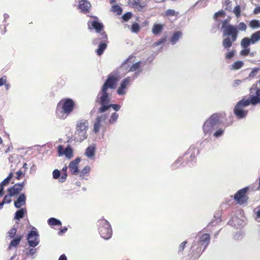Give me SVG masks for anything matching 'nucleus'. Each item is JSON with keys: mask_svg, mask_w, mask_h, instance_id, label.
I'll return each instance as SVG.
<instances>
[{"mask_svg": "<svg viewBox=\"0 0 260 260\" xmlns=\"http://www.w3.org/2000/svg\"><path fill=\"white\" fill-rule=\"evenodd\" d=\"M112 107L115 111H118L120 109V106L117 104H109L108 106H101L99 108V111L104 112L109 108Z\"/></svg>", "mask_w": 260, "mask_h": 260, "instance_id": "4be33fe9", "label": "nucleus"}, {"mask_svg": "<svg viewBox=\"0 0 260 260\" xmlns=\"http://www.w3.org/2000/svg\"><path fill=\"white\" fill-rule=\"evenodd\" d=\"M258 70V69H253L251 72L249 73V76L250 77H253L257 73Z\"/></svg>", "mask_w": 260, "mask_h": 260, "instance_id": "603ef678", "label": "nucleus"}, {"mask_svg": "<svg viewBox=\"0 0 260 260\" xmlns=\"http://www.w3.org/2000/svg\"><path fill=\"white\" fill-rule=\"evenodd\" d=\"M140 28V27L139 25L137 23H135L132 26L131 30L133 32L137 33L139 31Z\"/></svg>", "mask_w": 260, "mask_h": 260, "instance_id": "a19ab883", "label": "nucleus"}, {"mask_svg": "<svg viewBox=\"0 0 260 260\" xmlns=\"http://www.w3.org/2000/svg\"><path fill=\"white\" fill-rule=\"evenodd\" d=\"M24 184L23 183L16 184L12 187L8 189V192L10 196H15L22 190Z\"/></svg>", "mask_w": 260, "mask_h": 260, "instance_id": "ddd939ff", "label": "nucleus"}, {"mask_svg": "<svg viewBox=\"0 0 260 260\" xmlns=\"http://www.w3.org/2000/svg\"><path fill=\"white\" fill-rule=\"evenodd\" d=\"M118 117V114L115 112L112 113L111 117L109 119V122L111 124L115 123L117 120Z\"/></svg>", "mask_w": 260, "mask_h": 260, "instance_id": "4c0bfd02", "label": "nucleus"}, {"mask_svg": "<svg viewBox=\"0 0 260 260\" xmlns=\"http://www.w3.org/2000/svg\"><path fill=\"white\" fill-rule=\"evenodd\" d=\"M241 8L239 5H237L235 6L233 9V13L235 15L236 17L238 18L241 16Z\"/></svg>", "mask_w": 260, "mask_h": 260, "instance_id": "f704fd0d", "label": "nucleus"}, {"mask_svg": "<svg viewBox=\"0 0 260 260\" xmlns=\"http://www.w3.org/2000/svg\"><path fill=\"white\" fill-rule=\"evenodd\" d=\"M164 25L160 24H154L152 28V33L157 35L161 32L163 29Z\"/></svg>", "mask_w": 260, "mask_h": 260, "instance_id": "5701e85b", "label": "nucleus"}, {"mask_svg": "<svg viewBox=\"0 0 260 260\" xmlns=\"http://www.w3.org/2000/svg\"><path fill=\"white\" fill-rule=\"evenodd\" d=\"M68 169V167L67 166H65L62 169V171L63 172V173H67V170Z\"/></svg>", "mask_w": 260, "mask_h": 260, "instance_id": "69168bd1", "label": "nucleus"}, {"mask_svg": "<svg viewBox=\"0 0 260 260\" xmlns=\"http://www.w3.org/2000/svg\"><path fill=\"white\" fill-rule=\"evenodd\" d=\"M251 44H255L260 40V30L253 33L251 36Z\"/></svg>", "mask_w": 260, "mask_h": 260, "instance_id": "a878e982", "label": "nucleus"}, {"mask_svg": "<svg viewBox=\"0 0 260 260\" xmlns=\"http://www.w3.org/2000/svg\"><path fill=\"white\" fill-rule=\"evenodd\" d=\"M16 233V229L15 228L11 229L8 233V235L11 238H13Z\"/></svg>", "mask_w": 260, "mask_h": 260, "instance_id": "37998d69", "label": "nucleus"}, {"mask_svg": "<svg viewBox=\"0 0 260 260\" xmlns=\"http://www.w3.org/2000/svg\"><path fill=\"white\" fill-rule=\"evenodd\" d=\"M106 47L107 44L105 43H101L99 45L98 49L96 50L97 54L101 55Z\"/></svg>", "mask_w": 260, "mask_h": 260, "instance_id": "c756f323", "label": "nucleus"}, {"mask_svg": "<svg viewBox=\"0 0 260 260\" xmlns=\"http://www.w3.org/2000/svg\"><path fill=\"white\" fill-rule=\"evenodd\" d=\"M244 65V62L242 61H237L234 62L232 65L231 69L234 70H238L241 69Z\"/></svg>", "mask_w": 260, "mask_h": 260, "instance_id": "2f4dec72", "label": "nucleus"}, {"mask_svg": "<svg viewBox=\"0 0 260 260\" xmlns=\"http://www.w3.org/2000/svg\"><path fill=\"white\" fill-rule=\"evenodd\" d=\"M26 197L24 193L20 194L17 200L14 202V206L17 208H19L25 204Z\"/></svg>", "mask_w": 260, "mask_h": 260, "instance_id": "aec40b11", "label": "nucleus"}, {"mask_svg": "<svg viewBox=\"0 0 260 260\" xmlns=\"http://www.w3.org/2000/svg\"><path fill=\"white\" fill-rule=\"evenodd\" d=\"M221 114L215 113L213 114L204 123L203 126L204 133L205 135H210L212 132L215 126L219 122Z\"/></svg>", "mask_w": 260, "mask_h": 260, "instance_id": "39448f33", "label": "nucleus"}, {"mask_svg": "<svg viewBox=\"0 0 260 260\" xmlns=\"http://www.w3.org/2000/svg\"><path fill=\"white\" fill-rule=\"evenodd\" d=\"M67 177V173H63L61 177L59 178V181L60 182H64Z\"/></svg>", "mask_w": 260, "mask_h": 260, "instance_id": "5fc2aeb1", "label": "nucleus"}, {"mask_svg": "<svg viewBox=\"0 0 260 260\" xmlns=\"http://www.w3.org/2000/svg\"><path fill=\"white\" fill-rule=\"evenodd\" d=\"M131 81V78L128 77L124 78L121 81L117 90V92L119 95H123L126 93V89Z\"/></svg>", "mask_w": 260, "mask_h": 260, "instance_id": "9b49d317", "label": "nucleus"}, {"mask_svg": "<svg viewBox=\"0 0 260 260\" xmlns=\"http://www.w3.org/2000/svg\"><path fill=\"white\" fill-rule=\"evenodd\" d=\"M26 210L25 208H22L15 213V215L14 217L15 219L20 220V218H22L24 216V214L26 213Z\"/></svg>", "mask_w": 260, "mask_h": 260, "instance_id": "393cba45", "label": "nucleus"}, {"mask_svg": "<svg viewBox=\"0 0 260 260\" xmlns=\"http://www.w3.org/2000/svg\"><path fill=\"white\" fill-rule=\"evenodd\" d=\"M16 174H17V179H19L21 177V176H22V173L21 171H17V173H16Z\"/></svg>", "mask_w": 260, "mask_h": 260, "instance_id": "680f3d73", "label": "nucleus"}, {"mask_svg": "<svg viewBox=\"0 0 260 260\" xmlns=\"http://www.w3.org/2000/svg\"><path fill=\"white\" fill-rule=\"evenodd\" d=\"M111 11L116 15H120L122 12L121 8L117 5H115L112 6Z\"/></svg>", "mask_w": 260, "mask_h": 260, "instance_id": "c85d7f7f", "label": "nucleus"}, {"mask_svg": "<svg viewBox=\"0 0 260 260\" xmlns=\"http://www.w3.org/2000/svg\"><path fill=\"white\" fill-rule=\"evenodd\" d=\"M255 212L256 213V219L258 221H260V207L255 209Z\"/></svg>", "mask_w": 260, "mask_h": 260, "instance_id": "3c124183", "label": "nucleus"}, {"mask_svg": "<svg viewBox=\"0 0 260 260\" xmlns=\"http://www.w3.org/2000/svg\"><path fill=\"white\" fill-rule=\"evenodd\" d=\"M248 190V188L245 187L239 190L235 193L234 195V199L238 204L242 205L247 202L248 197L245 194Z\"/></svg>", "mask_w": 260, "mask_h": 260, "instance_id": "9d476101", "label": "nucleus"}, {"mask_svg": "<svg viewBox=\"0 0 260 260\" xmlns=\"http://www.w3.org/2000/svg\"><path fill=\"white\" fill-rule=\"evenodd\" d=\"M95 145L91 144L86 149L85 152V155L89 158H93L95 155Z\"/></svg>", "mask_w": 260, "mask_h": 260, "instance_id": "412c9836", "label": "nucleus"}, {"mask_svg": "<svg viewBox=\"0 0 260 260\" xmlns=\"http://www.w3.org/2000/svg\"><path fill=\"white\" fill-rule=\"evenodd\" d=\"M4 85H5V87L6 88V90H8L10 88V84H7V83H5V84H4Z\"/></svg>", "mask_w": 260, "mask_h": 260, "instance_id": "774afa93", "label": "nucleus"}, {"mask_svg": "<svg viewBox=\"0 0 260 260\" xmlns=\"http://www.w3.org/2000/svg\"><path fill=\"white\" fill-rule=\"evenodd\" d=\"M52 175L54 179H58L60 175V172L58 170L56 169L53 171Z\"/></svg>", "mask_w": 260, "mask_h": 260, "instance_id": "c03bdc74", "label": "nucleus"}, {"mask_svg": "<svg viewBox=\"0 0 260 260\" xmlns=\"http://www.w3.org/2000/svg\"><path fill=\"white\" fill-rule=\"evenodd\" d=\"M242 81L240 80H236L233 82V85L234 86H237V85L241 84Z\"/></svg>", "mask_w": 260, "mask_h": 260, "instance_id": "bf43d9fd", "label": "nucleus"}, {"mask_svg": "<svg viewBox=\"0 0 260 260\" xmlns=\"http://www.w3.org/2000/svg\"><path fill=\"white\" fill-rule=\"evenodd\" d=\"M48 224L51 226L54 225H61V221L58 219H56L54 218H50L48 220Z\"/></svg>", "mask_w": 260, "mask_h": 260, "instance_id": "7c9ffc66", "label": "nucleus"}, {"mask_svg": "<svg viewBox=\"0 0 260 260\" xmlns=\"http://www.w3.org/2000/svg\"><path fill=\"white\" fill-rule=\"evenodd\" d=\"M132 13L131 12H128L123 15L122 19L124 21H127L132 17Z\"/></svg>", "mask_w": 260, "mask_h": 260, "instance_id": "a18cd8bd", "label": "nucleus"}, {"mask_svg": "<svg viewBox=\"0 0 260 260\" xmlns=\"http://www.w3.org/2000/svg\"><path fill=\"white\" fill-rule=\"evenodd\" d=\"M182 34L181 31H178L173 34L171 39V43L172 44H175L181 37Z\"/></svg>", "mask_w": 260, "mask_h": 260, "instance_id": "b1692460", "label": "nucleus"}, {"mask_svg": "<svg viewBox=\"0 0 260 260\" xmlns=\"http://www.w3.org/2000/svg\"><path fill=\"white\" fill-rule=\"evenodd\" d=\"M13 174L12 173L9 174V176L4 179L1 183V185L4 187V186L7 185L9 183L10 180L12 178Z\"/></svg>", "mask_w": 260, "mask_h": 260, "instance_id": "c9c22d12", "label": "nucleus"}, {"mask_svg": "<svg viewBox=\"0 0 260 260\" xmlns=\"http://www.w3.org/2000/svg\"><path fill=\"white\" fill-rule=\"evenodd\" d=\"M165 13L168 16H174L175 15V11L174 10L168 9L166 11Z\"/></svg>", "mask_w": 260, "mask_h": 260, "instance_id": "de8ad7c7", "label": "nucleus"}, {"mask_svg": "<svg viewBox=\"0 0 260 260\" xmlns=\"http://www.w3.org/2000/svg\"><path fill=\"white\" fill-rule=\"evenodd\" d=\"M88 125V123L86 120H81L77 122L74 134L75 140L82 142L87 138V131Z\"/></svg>", "mask_w": 260, "mask_h": 260, "instance_id": "20e7f679", "label": "nucleus"}, {"mask_svg": "<svg viewBox=\"0 0 260 260\" xmlns=\"http://www.w3.org/2000/svg\"><path fill=\"white\" fill-rule=\"evenodd\" d=\"M238 30L241 31H246L247 29V25L244 22H240L238 26Z\"/></svg>", "mask_w": 260, "mask_h": 260, "instance_id": "ea45409f", "label": "nucleus"}, {"mask_svg": "<svg viewBox=\"0 0 260 260\" xmlns=\"http://www.w3.org/2000/svg\"><path fill=\"white\" fill-rule=\"evenodd\" d=\"M58 260H67V257L65 254H62L60 256Z\"/></svg>", "mask_w": 260, "mask_h": 260, "instance_id": "e2e57ef3", "label": "nucleus"}, {"mask_svg": "<svg viewBox=\"0 0 260 260\" xmlns=\"http://www.w3.org/2000/svg\"><path fill=\"white\" fill-rule=\"evenodd\" d=\"M4 187L0 184V197L3 196L4 192H3Z\"/></svg>", "mask_w": 260, "mask_h": 260, "instance_id": "0e129e2a", "label": "nucleus"}, {"mask_svg": "<svg viewBox=\"0 0 260 260\" xmlns=\"http://www.w3.org/2000/svg\"><path fill=\"white\" fill-rule=\"evenodd\" d=\"M76 106L75 102L71 99H62L56 108V115L60 119H65L71 113Z\"/></svg>", "mask_w": 260, "mask_h": 260, "instance_id": "7ed1b4c3", "label": "nucleus"}, {"mask_svg": "<svg viewBox=\"0 0 260 260\" xmlns=\"http://www.w3.org/2000/svg\"><path fill=\"white\" fill-rule=\"evenodd\" d=\"M166 40V37L161 38L159 40H158V41H157L156 42L154 43L153 46H159V45H161L162 43H163Z\"/></svg>", "mask_w": 260, "mask_h": 260, "instance_id": "49530a36", "label": "nucleus"}, {"mask_svg": "<svg viewBox=\"0 0 260 260\" xmlns=\"http://www.w3.org/2000/svg\"><path fill=\"white\" fill-rule=\"evenodd\" d=\"M106 119L105 115H102L98 117L93 124V131L95 133H98L103 126V123Z\"/></svg>", "mask_w": 260, "mask_h": 260, "instance_id": "f8f14e48", "label": "nucleus"}, {"mask_svg": "<svg viewBox=\"0 0 260 260\" xmlns=\"http://www.w3.org/2000/svg\"><path fill=\"white\" fill-rule=\"evenodd\" d=\"M250 101V104L255 105L260 103V89H257L255 95H251L249 98L246 99Z\"/></svg>", "mask_w": 260, "mask_h": 260, "instance_id": "6ab92c4d", "label": "nucleus"}, {"mask_svg": "<svg viewBox=\"0 0 260 260\" xmlns=\"http://www.w3.org/2000/svg\"><path fill=\"white\" fill-rule=\"evenodd\" d=\"M36 249H30L27 252V254L28 255H34L35 253H36Z\"/></svg>", "mask_w": 260, "mask_h": 260, "instance_id": "13d9d810", "label": "nucleus"}, {"mask_svg": "<svg viewBox=\"0 0 260 260\" xmlns=\"http://www.w3.org/2000/svg\"><path fill=\"white\" fill-rule=\"evenodd\" d=\"M249 53H250V49H249V48H248V49L245 48L244 49L242 50L241 51L240 54L242 55H247Z\"/></svg>", "mask_w": 260, "mask_h": 260, "instance_id": "864d4df0", "label": "nucleus"}, {"mask_svg": "<svg viewBox=\"0 0 260 260\" xmlns=\"http://www.w3.org/2000/svg\"><path fill=\"white\" fill-rule=\"evenodd\" d=\"M80 161V159L79 158H77L71 161L69 165V168L70 169V172L73 174H77L79 173L78 170V166L79 164Z\"/></svg>", "mask_w": 260, "mask_h": 260, "instance_id": "2eb2a0df", "label": "nucleus"}, {"mask_svg": "<svg viewBox=\"0 0 260 260\" xmlns=\"http://www.w3.org/2000/svg\"><path fill=\"white\" fill-rule=\"evenodd\" d=\"M58 152L59 155L63 154L65 155L66 157L69 159L73 157V150L71 148L68 147L65 150L63 149V147L59 145L58 147Z\"/></svg>", "mask_w": 260, "mask_h": 260, "instance_id": "4468645a", "label": "nucleus"}, {"mask_svg": "<svg viewBox=\"0 0 260 260\" xmlns=\"http://www.w3.org/2000/svg\"><path fill=\"white\" fill-rule=\"evenodd\" d=\"M99 231L101 237L104 239L111 237L112 231L109 222L105 219H101L98 221Z\"/></svg>", "mask_w": 260, "mask_h": 260, "instance_id": "423d86ee", "label": "nucleus"}, {"mask_svg": "<svg viewBox=\"0 0 260 260\" xmlns=\"http://www.w3.org/2000/svg\"><path fill=\"white\" fill-rule=\"evenodd\" d=\"M224 14V12L223 11H219L214 14V17L215 19H216L218 16H223Z\"/></svg>", "mask_w": 260, "mask_h": 260, "instance_id": "4d7b16f0", "label": "nucleus"}, {"mask_svg": "<svg viewBox=\"0 0 260 260\" xmlns=\"http://www.w3.org/2000/svg\"><path fill=\"white\" fill-rule=\"evenodd\" d=\"M143 63L137 61L134 56H129L122 63L120 70L123 71L122 75L124 76L128 72H135L133 79L137 77L142 72Z\"/></svg>", "mask_w": 260, "mask_h": 260, "instance_id": "f03ea898", "label": "nucleus"}, {"mask_svg": "<svg viewBox=\"0 0 260 260\" xmlns=\"http://www.w3.org/2000/svg\"><path fill=\"white\" fill-rule=\"evenodd\" d=\"M187 243V242L186 241H184L182 243H181V244L180 245L179 247V251H183L186 244Z\"/></svg>", "mask_w": 260, "mask_h": 260, "instance_id": "6e6d98bb", "label": "nucleus"}, {"mask_svg": "<svg viewBox=\"0 0 260 260\" xmlns=\"http://www.w3.org/2000/svg\"><path fill=\"white\" fill-rule=\"evenodd\" d=\"M232 42L229 38H226L223 41V46L225 48H229L232 46Z\"/></svg>", "mask_w": 260, "mask_h": 260, "instance_id": "e433bc0d", "label": "nucleus"}, {"mask_svg": "<svg viewBox=\"0 0 260 260\" xmlns=\"http://www.w3.org/2000/svg\"><path fill=\"white\" fill-rule=\"evenodd\" d=\"M39 237V235L36 229L33 227L32 230L28 233L27 238L29 245L32 247L37 246L40 242Z\"/></svg>", "mask_w": 260, "mask_h": 260, "instance_id": "1a4fd4ad", "label": "nucleus"}, {"mask_svg": "<svg viewBox=\"0 0 260 260\" xmlns=\"http://www.w3.org/2000/svg\"><path fill=\"white\" fill-rule=\"evenodd\" d=\"M251 38H244L242 40L241 45L243 48H246L251 43Z\"/></svg>", "mask_w": 260, "mask_h": 260, "instance_id": "cd10ccee", "label": "nucleus"}, {"mask_svg": "<svg viewBox=\"0 0 260 260\" xmlns=\"http://www.w3.org/2000/svg\"><path fill=\"white\" fill-rule=\"evenodd\" d=\"M224 131L223 129L219 128L213 133V136L216 138L220 137L223 135Z\"/></svg>", "mask_w": 260, "mask_h": 260, "instance_id": "58836bf2", "label": "nucleus"}, {"mask_svg": "<svg viewBox=\"0 0 260 260\" xmlns=\"http://www.w3.org/2000/svg\"><path fill=\"white\" fill-rule=\"evenodd\" d=\"M101 35V39H106L107 38V35L106 34H102Z\"/></svg>", "mask_w": 260, "mask_h": 260, "instance_id": "338daca9", "label": "nucleus"}, {"mask_svg": "<svg viewBox=\"0 0 260 260\" xmlns=\"http://www.w3.org/2000/svg\"><path fill=\"white\" fill-rule=\"evenodd\" d=\"M249 26L252 29L260 28V21L257 19H253L249 22Z\"/></svg>", "mask_w": 260, "mask_h": 260, "instance_id": "bb28decb", "label": "nucleus"}, {"mask_svg": "<svg viewBox=\"0 0 260 260\" xmlns=\"http://www.w3.org/2000/svg\"><path fill=\"white\" fill-rule=\"evenodd\" d=\"M254 14H257L260 13V6L255 8L253 11Z\"/></svg>", "mask_w": 260, "mask_h": 260, "instance_id": "052dcab7", "label": "nucleus"}, {"mask_svg": "<svg viewBox=\"0 0 260 260\" xmlns=\"http://www.w3.org/2000/svg\"><path fill=\"white\" fill-rule=\"evenodd\" d=\"M88 24L89 28L91 29V27H92L93 28H94L97 32L101 31L103 27L102 24L98 21L96 17L93 20L89 21Z\"/></svg>", "mask_w": 260, "mask_h": 260, "instance_id": "dca6fc26", "label": "nucleus"}, {"mask_svg": "<svg viewBox=\"0 0 260 260\" xmlns=\"http://www.w3.org/2000/svg\"><path fill=\"white\" fill-rule=\"evenodd\" d=\"M12 196H10V194L9 195H6L4 198V200L2 201V202L5 204H9L11 202V198Z\"/></svg>", "mask_w": 260, "mask_h": 260, "instance_id": "79ce46f5", "label": "nucleus"}, {"mask_svg": "<svg viewBox=\"0 0 260 260\" xmlns=\"http://www.w3.org/2000/svg\"><path fill=\"white\" fill-rule=\"evenodd\" d=\"M91 7L90 4L86 0H82L79 2V9L83 12L86 13L89 11Z\"/></svg>", "mask_w": 260, "mask_h": 260, "instance_id": "a211bd4d", "label": "nucleus"}, {"mask_svg": "<svg viewBox=\"0 0 260 260\" xmlns=\"http://www.w3.org/2000/svg\"><path fill=\"white\" fill-rule=\"evenodd\" d=\"M121 78L118 75H112L109 77L103 85L102 91L99 93L98 102L101 106H108L110 101L111 89L115 87L117 82Z\"/></svg>", "mask_w": 260, "mask_h": 260, "instance_id": "f257e3e1", "label": "nucleus"}, {"mask_svg": "<svg viewBox=\"0 0 260 260\" xmlns=\"http://www.w3.org/2000/svg\"><path fill=\"white\" fill-rule=\"evenodd\" d=\"M7 78L6 76H3L0 78V86L4 85L7 82Z\"/></svg>", "mask_w": 260, "mask_h": 260, "instance_id": "09e8293b", "label": "nucleus"}, {"mask_svg": "<svg viewBox=\"0 0 260 260\" xmlns=\"http://www.w3.org/2000/svg\"><path fill=\"white\" fill-rule=\"evenodd\" d=\"M209 240L210 236L207 234H204L200 237L199 239V245L200 246L201 248L203 246L204 248L203 250H204L208 245Z\"/></svg>", "mask_w": 260, "mask_h": 260, "instance_id": "f3484780", "label": "nucleus"}, {"mask_svg": "<svg viewBox=\"0 0 260 260\" xmlns=\"http://www.w3.org/2000/svg\"><path fill=\"white\" fill-rule=\"evenodd\" d=\"M250 105V101L244 98L239 101L235 106L234 109L235 114L239 118L245 117L247 111L244 109V108Z\"/></svg>", "mask_w": 260, "mask_h": 260, "instance_id": "6e6552de", "label": "nucleus"}, {"mask_svg": "<svg viewBox=\"0 0 260 260\" xmlns=\"http://www.w3.org/2000/svg\"><path fill=\"white\" fill-rule=\"evenodd\" d=\"M234 55H235V51L233 50H232V51L229 52L226 54L225 57L227 59H231L234 56Z\"/></svg>", "mask_w": 260, "mask_h": 260, "instance_id": "8fccbe9b", "label": "nucleus"}, {"mask_svg": "<svg viewBox=\"0 0 260 260\" xmlns=\"http://www.w3.org/2000/svg\"><path fill=\"white\" fill-rule=\"evenodd\" d=\"M90 171V167L89 166H85L81 171L80 176L81 177H84L87 176Z\"/></svg>", "mask_w": 260, "mask_h": 260, "instance_id": "473e14b6", "label": "nucleus"}, {"mask_svg": "<svg viewBox=\"0 0 260 260\" xmlns=\"http://www.w3.org/2000/svg\"><path fill=\"white\" fill-rule=\"evenodd\" d=\"M21 239V237L20 236L13 240L10 244L9 248H11L12 247H16L19 244Z\"/></svg>", "mask_w": 260, "mask_h": 260, "instance_id": "72a5a7b5", "label": "nucleus"}, {"mask_svg": "<svg viewBox=\"0 0 260 260\" xmlns=\"http://www.w3.org/2000/svg\"><path fill=\"white\" fill-rule=\"evenodd\" d=\"M222 28L224 36H231L232 41H236L238 34V30L236 26L229 24L225 20L222 23Z\"/></svg>", "mask_w": 260, "mask_h": 260, "instance_id": "0eeeda50", "label": "nucleus"}]
</instances>
